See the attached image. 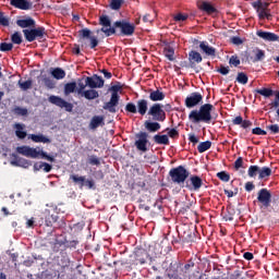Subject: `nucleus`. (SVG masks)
Instances as JSON below:
<instances>
[{
	"label": "nucleus",
	"instance_id": "29",
	"mask_svg": "<svg viewBox=\"0 0 279 279\" xmlns=\"http://www.w3.org/2000/svg\"><path fill=\"white\" fill-rule=\"evenodd\" d=\"M36 158H41V160H47L48 162H56V156H51L44 150H37Z\"/></svg>",
	"mask_w": 279,
	"mask_h": 279
},
{
	"label": "nucleus",
	"instance_id": "33",
	"mask_svg": "<svg viewBox=\"0 0 279 279\" xmlns=\"http://www.w3.org/2000/svg\"><path fill=\"white\" fill-rule=\"evenodd\" d=\"M135 256V260L140 263V265H145V263H147V258H149L147 251L137 252Z\"/></svg>",
	"mask_w": 279,
	"mask_h": 279
},
{
	"label": "nucleus",
	"instance_id": "22",
	"mask_svg": "<svg viewBox=\"0 0 279 279\" xmlns=\"http://www.w3.org/2000/svg\"><path fill=\"white\" fill-rule=\"evenodd\" d=\"M232 125H240L243 130H247L248 128H252V121L243 120V117L238 116L232 120Z\"/></svg>",
	"mask_w": 279,
	"mask_h": 279
},
{
	"label": "nucleus",
	"instance_id": "40",
	"mask_svg": "<svg viewBox=\"0 0 279 279\" xmlns=\"http://www.w3.org/2000/svg\"><path fill=\"white\" fill-rule=\"evenodd\" d=\"M213 147V142L206 141V142H201L197 146V151L198 154H204V151H208Z\"/></svg>",
	"mask_w": 279,
	"mask_h": 279
},
{
	"label": "nucleus",
	"instance_id": "9",
	"mask_svg": "<svg viewBox=\"0 0 279 279\" xmlns=\"http://www.w3.org/2000/svg\"><path fill=\"white\" fill-rule=\"evenodd\" d=\"M257 202L260 204V208H269L271 206V191L260 189L257 193Z\"/></svg>",
	"mask_w": 279,
	"mask_h": 279
},
{
	"label": "nucleus",
	"instance_id": "52",
	"mask_svg": "<svg viewBox=\"0 0 279 279\" xmlns=\"http://www.w3.org/2000/svg\"><path fill=\"white\" fill-rule=\"evenodd\" d=\"M266 130H268L270 134H279V125L278 124L267 125Z\"/></svg>",
	"mask_w": 279,
	"mask_h": 279
},
{
	"label": "nucleus",
	"instance_id": "53",
	"mask_svg": "<svg viewBox=\"0 0 279 279\" xmlns=\"http://www.w3.org/2000/svg\"><path fill=\"white\" fill-rule=\"evenodd\" d=\"M19 84H20V88L22 89V90H28V88H32V81H24V82H19Z\"/></svg>",
	"mask_w": 279,
	"mask_h": 279
},
{
	"label": "nucleus",
	"instance_id": "17",
	"mask_svg": "<svg viewBox=\"0 0 279 279\" xmlns=\"http://www.w3.org/2000/svg\"><path fill=\"white\" fill-rule=\"evenodd\" d=\"M256 36H258V38H262L266 43H278L279 40V36L277 34L271 32H265L263 29L257 31Z\"/></svg>",
	"mask_w": 279,
	"mask_h": 279
},
{
	"label": "nucleus",
	"instance_id": "60",
	"mask_svg": "<svg viewBox=\"0 0 279 279\" xmlns=\"http://www.w3.org/2000/svg\"><path fill=\"white\" fill-rule=\"evenodd\" d=\"M44 84L47 88H56V83L49 77L44 78Z\"/></svg>",
	"mask_w": 279,
	"mask_h": 279
},
{
	"label": "nucleus",
	"instance_id": "35",
	"mask_svg": "<svg viewBox=\"0 0 279 279\" xmlns=\"http://www.w3.org/2000/svg\"><path fill=\"white\" fill-rule=\"evenodd\" d=\"M14 128H15V136H17V138H25V136H27V132H25V125L21 123H16Z\"/></svg>",
	"mask_w": 279,
	"mask_h": 279
},
{
	"label": "nucleus",
	"instance_id": "31",
	"mask_svg": "<svg viewBox=\"0 0 279 279\" xmlns=\"http://www.w3.org/2000/svg\"><path fill=\"white\" fill-rule=\"evenodd\" d=\"M182 239L184 243H193V241H195V232L191 229H186L183 232Z\"/></svg>",
	"mask_w": 279,
	"mask_h": 279
},
{
	"label": "nucleus",
	"instance_id": "48",
	"mask_svg": "<svg viewBox=\"0 0 279 279\" xmlns=\"http://www.w3.org/2000/svg\"><path fill=\"white\" fill-rule=\"evenodd\" d=\"M0 25H2L3 27H8L10 25V19H8V16H5V14L0 12Z\"/></svg>",
	"mask_w": 279,
	"mask_h": 279
},
{
	"label": "nucleus",
	"instance_id": "47",
	"mask_svg": "<svg viewBox=\"0 0 279 279\" xmlns=\"http://www.w3.org/2000/svg\"><path fill=\"white\" fill-rule=\"evenodd\" d=\"M38 167H39V169H43V171H45V173H49L51 171V169H53V166H51L50 163H47V162H40Z\"/></svg>",
	"mask_w": 279,
	"mask_h": 279
},
{
	"label": "nucleus",
	"instance_id": "34",
	"mask_svg": "<svg viewBox=\"0 0 279 279\" xmlns=\"http://www.w3.org/2000/svg\"><path fill=\"white\" fill-rule=\"evenodd\" d=\"M70 180L74 182V184L78 185V189H84V182H86V177H80L77 174H71Z\"/></svg>",
	"mask_w": 279,
	"mask_h": 279
},
{
	"label": "nucleus",
	"instance_id": "59",
	"mask_svg": "<svg viewBox=\"0 0 279 279\" xmlns=\"http://www.w3.org/2000/svg\"><path fill=\"white\" fill-rule=\"evenodd\" d=\"M58 221V216L51 215L46 218V225L52 226V223H56Z\"/></svg>",
	"mask_w": 279,
	"mask_h": 279
},
{
	"label": "nucleus",
	"instance_id": "49",
	"mask_svg": "<svg viewBox=\"0 0 279 279\" xmlns=\"http://www.w3.org/2000/svg\"><path fill=\"white\" fill-rule=\"evenodd\" d=\"M229 64L231 66H239V64H241V59H239L238 56H231V58L229 59Z\"/></svg>",
	"mask_w": 279,
	"mask_h": 279
},
{
	"label": "nucleus",
	"instance_id": "44",
	"mask_svg": "<svg viewBox=\"0 0 279 279\" xmlns=\"http://www.w3.org/2000/svg\"><path fill=\"white\" fill-rule=\"evenodd\" d=\"M125 3V0H110L111 10H121V7Z\"/></svg>",
	"mask_w": 279,
	"mask_h": 279
},
{
	"label": "nucleus",
	"instance_id": "30",
	"mask_svg": "<svg viewBox=\"0 0 279 279\" xmlns=\"http://www.w3.org/2000/svg\"><path fill=\"white\" fill-rule=\"evenodd\" d=\"M150 101H162L165 100V93L160 92L159 89L153 90L149 94Z\"/></svg>",
	"mask_w": 279,
	"mask_h": 279
},
{
	"label": "nucleus",
	"instance_id": "1",
	"mask_svg": "<svg viewBox=\"0 0 279 279\" xmlns=\"http://www.w3.org/2000/svg\"><path fill=\"white\" fill-rule=\"evenodd\" d=\"M99 25L101 28L97 31V34L102 32L107 38L110 36H134V32H136V26L126 20L116 21L112 24L110 16L106 14L99 16Z\"/></svg>",
	"mask_w": 279,
	"mask_h": 279
},
{
	"label": "nucleus",
	"instance_id": "12",
	"mask_svg": "<svg viewBox=\"0 0 279 279\" xmlns=\"http://www.w3.org/2000/svg\"><path fill=\"white\" fill-rule=\"evenodd\" d=\"M85 84L88 88H104V84H106V81H104V77L94 74L93 76H87L85 78Z\"/></svg>",
	"mask_w": 279,
	"mask_h": 279
},
{
	"label": "nucleus",
	"instance_id": "43",
	"mask_svg": "<svg viewBox=\"0 0 279 279\" xmlns=\"http://www.w3.org/2000/svg\"><path fill=\"white\" fill-rule=\"evenodd\" d=\"M236 82H239V84H247V82H250V78L247 77V74H245V72H239L238 76H236Z\"/></svg>",
	"mask_w": 279,
	"mask_h": 279
},
{
	"label": "nucleus",
	"instance_id": "28",
	"mask_svg": "<svg viewBox=\"0 0 279 279\" xmlns=\"http://www.w3.org/2000/svg\"><path fill=\"white\" fill-rule=\"evenodd\" d=\"M153 141L156 145H169V135L156 134L154 135Z\"/></svg>",
	"mask_w": 279,
	"mask_h": 279
},
{
	"label": "nucleus",
	"instance_id": "54",
	"mask_svg": "<svg viewBox=\"0 0 279 279\" xmlns=\"http://www.w3.org/2000/svg\"><path fill=\"white\" fill-rule=\"evenodd\" d=\"M168 132V136L170 138H180V132H178L175 129H166Z\"/></svg>",
	"mask_w": 279,
	"mask_h": 279
},
{
	"label": "nucleus",
	"instance_id": "18",
	"mask_svg": "<svg viewBox=\"0 0 279 279\" xmlns=\"http://www.w3.org/2000/svg\"><path fill=\"white\" fill-rule=\"evenodd\" d=\"M204 60L202 58V54L196 50H191L189 52V62H190V69H196L197 64H199Z\"/></svg>",
	"mask_w": 279,
	"mask_h": 279
},
{
	"label": "nucleus",
	"instance_id": "64",
	"mask_svg": "<svg viewBox=\"0 0 279 279\" xmlns=\"http://www.w3.org/2000/svg\"><path fill=\"white\" fill-rule=\"evenodd\" d=\"M231 43L232 45H243V39H241V37L239 36H233L231 37Z\"/></svg>",
	"mask_w": 279,
	"mask_h": 279
},
{
	"label": "nucleus",
	"instance_id": "58",
	"mask_svg": "<svg viewBox=\"0 0 279 279\" xmlns=\"http://www.w3.org/2000/svg\"><path fill=\"white\" fill-rule=\"evenodd\" d=\"M84 186H87L89 190L95 191V181L93 179H85Z\"/></svg>",
	"mask_w": 279,
	"mask_h": 279
},
{
	"label": "nucleus",
	"instance_id": "10",
	"mask_svg": "<svg viewBox=\"0 0 279 279\" xmlns=\"http://www.w3.org/2000/svg\"><path fill=\"white\" fill-rule=\"evenodd\" d=\"M202 186H204V180H202L199 175L193 174L185 181V189H187V191L197 192Z\"/></svg>",
	"mask_w": 279,
	"mask_h": 279
},
{
	"label": "nucleus",
	"instance_id": "3",
	"mask_svg": "<svg viewBox=\"0 0 279 279\" xmlns=\"http://www.w3.org/2000/svg\"><path fill=\"white\" fill-rule=\"evenodd\" d=\"M124 110L130 114H141V117H145V114L149 112V101L147 99H138L136 105L134 102H128Z\"/></svg>",
	"mask_w": 279,
	"mask_h": 279
},
{
	"label": "nucleus",
	"instance_id": "36",
	"mask_svg": "<svg viewBox=\"0 0 279 279\" xmlns=\"http://www.w3.org/2000/svg\"><path fill=\"white\" fill-rule=\"evenodd\" d=\"M163 56L170 61L173 62V60H175V50L173 49V47L168 46L166 48H163Z\"/></svg>",
	"mask_w": 279,
	"mask_h": 279
},
{
	"label": "nucleus",
	"instance_id": "46",
	"mask_svg": "<svg viewBox=\"0 0 279 279\" xmlns=\"http://www.w3.org/2000/svg\"><path fill=\"white\" fill-rule=\"evenodd\" d=\"M11 40L14 45H21V43H23V36L21 35V33L15 32L12 36H11Z\"/></svg>",
	"mask_w": 279,
	"mask_h": 279
},
{
	"label": "nucleus",
	"instance_id": "4",
	"mask_svg": "<svg viewBox=\"0 0 279 279\" xmlns=\"http://www.w3.org/2000/svg\"><path fill=\"white\" fill-rule=\"evenodd\" d=\"M121 85H113L109 88L111 97L109 101L104 104L102 108L104 110H108L111 114L117 113V106H119L121 99V96H119V90H121Z\"/></svg>",
	"mask_w": 279,
	"mask_h": 279
},
{
	"label": "nucleus",
	"instance_id": "51",
	"mask_svg": "<svg viewBox=\"0 0 279 279\" xmlns=\"http://www.w3.org/2000/svg\"><path fill=\"white\" fill-rule=\"evenodd\" d=\"M275 99L269 104L270 108H279V90L275 92Z\"/></svg>",
	"mask_w": 279,
	"mask_h": 279
},
{
	"label": "nucleus",
	"instance_id": "63",
	"mask_svg": "<svg viewBox=\"0 0 279 279\" xmlns=\"http://www.w3.org/2000/svg\"><path fill=\"white\" fill-rule=\"evenodd\" d=\"M14 113H15V114H19L20 117H25V116H27V109L16 107V108L14 109Z\"/></svg>",
	"mask_w": 279,
	"mask_h": 279
},
{
	"label": "nucleus",
	"instance_id": "41",
	"mask_svg": "<svg viewBox=\"0 0 279 279\" xmlns=\"http://www.w3.org/2000/svg\"><path fill=\"white\" fill-rule=\"evenodd\" d=\"M253 53H255L253 62H263V60H265V50H262L259 48H255L253 50Z\"/></svg>",
	"mask_w": 279,
	"mask_h": 279
},
{
	"label": "nucleus",
	"instance_id": "25",
	"mask_svg": "<svg viewBox=\"0 0 279 279\" xmlns=\"http://www.w3.org/2000/svg\"><path fill=\"white\" fill-rule=\"evenodd\" d=\"M13 160H11V165L13 167H23L24 169H27V167H29L32 163H29V161L17 157L16 155H13Z\"/></svg>",
	"mask_w": 279,
	"mask_h": 279
},
{
	"label": "nucleus",
	"instance_id": "23",
	"mask_svg": "<svg viewBox=\"0 0 279 279\" xmlns=\"http://www.w3.org/2000/svg\"><path fill=\"white\" fill-rule=\"evenodd\" d=\"M160 122L159 121H149V120H146L144 122V128L145 130H147V132H158L160 131V128L161 125L159 124Z\"/></svg>",
	"mask_w": 279,
	"mask_h": 279
},
{
	"label": "nucleus",
	"instance_id": "55",
	"mask_svg": "<svg viewBox=\"0 0 279 279\" xmlns=\"http://www.w3.org/2000/svg\"><path fill=\"white\" fill-rule=\"evenodd\" d=\"M173 19H174L175 23H182L189 19V15L179 13V14L174 15Z\"/></svg>",
	"mask_w": 279,
	"mask_h": 279
},
{
	"label": "nucleus",
	"instance_id": "7",
	"mask_svg": "<svg viewBox=\"0 0 279 279\" xmlns=\"http://www.w3.org/2000/svg\"><path fill=\"white\" fill-rule=\"evenodd\" d=\"M165 106L160 104H153L148 109V117L153 118V121H158L159 123H162L167 120V112H165Z\"/></svg>",
	"mask_w": 279,
	"mask_h": 279
},
{
	"label": "nucleus",
	"instance_id": "27",
	"mask_svg": "<svg viewBox=\"0 0 279 279\" xmlns=\"http://www.w3.org/2000/svg\"><path fill=\"white\" fill-rule=\"evenodd\" d=\"M81 97H85L88 101H93V99H99V92L90 88L83 92V94H81Z\"/></svg>",
	"mask_w": 279,
	"mask_h": 279
},
{
	"label": "nucleus",
	"instance_id": "14",
	"mask_svg": "<svg viewBox=\"0 0 279 279\" xmlns=\"http://www.w3.org/2000/svg\"><path fill=\"white\" fill-rule=\"evenodd\" d=\"M149 134L147 132H140L136 135L137 141H135V147L138 149V151H147V143H149V140H147Z\"/></svg>",
	"mask_w": 279,
	"mask_h": 279
},
{
	"label": "nucleus",
	"instance_id": "24",
	"mask_svg": "<svg viewBox=\"0 0 279 279\" xmlns=\"http://www.w3.org/2000/svg\"><path fill=\"white\" fill-rule=\"evenodd\" d=\"M11 5L17 10H29L31 4L27 0H11Z\"/></svg>",
	"mask_w": 279,
	"mask_h": 279
},
{
	"label": "nucleus",
	"instance_id": "13",
	"mask_svg": "<svg viewBox=\"0 0 279 279\" xmlns=\"http://www.w3.org/2000/svg\"><path fill=\"white\" fill-rule=\"evenodd\" d=\"M204 101V96L198 92H194L185 98V106L187 108H195L196 106L202 105Z\"/></svg>",
	"mask_w": 279,
	"mask_h": 279
},
{
	"label": "nucleus",
	"instance_id": "2",
	"mask_svg": "<svg viewBox=\"0 0 279 279\" xmlns=\"http://www.w3.org/2000/svg\"><path fill=\"white\" fill-rule=\"evenodd\" d=\"M213 110H215V106L211 104H204L199 109H194L189 113V120L194 125L199 123H210V121H213Z\"/></svg>",
	"mask_w": 279,
	"mask_h": 279
},
{
	"label": "nucleus",
	"instance_id": "50",
	"mask_svg": "<svg viewBox=\"0 0 279 279\" xmlns=\"http://www.w3.org/2000/svg\"><path fill=\"white\" fill-rule=\"evenodd\" d=\"M252 134H255V136H267V131L257 126L252 130Z\"/></svg>",
	"mask_w": 279,
	"mask_h": 279
},
{
	"label": "nucleus",
	"instance_id": "32",
	"mask_svg": "<svg viewBox=\"0 0 279 279\" xmlns=\"http://www.w3.org/2000/svg\"><path fill=\"white\" fill-rule=\"evenodd\" d=\"M51 75L54 80H64V77H66V72L62 68H54L51 71Z\"/></svg>",
	"mask_w": 279,
	"mask_h": 279
},
{
	"label": "nucleus",
	"instance_id": "37",
	"mask_svg": "<svg viewBox=\"0 0 279 279\" xmlns=\"http://www.w3.org/2000/svg\"><path fill=\"white\" fill-rule=\"evenodd\" d=\"M36 38L39 40V43H43V40L47 39V31L43 26L36 27Z\"/></svg>",
	"mask_w": 279,
	"mask_h": 279
},
{
	"label": "nucleus",
	"instance_id": "6",
	"mask_svg": "<svg viewBox=\"0 0 279 279\" xmlns=\"http://www.w3.org/2000/svg\"><path fill=\"white\" fill-rule=\"evenodd\" d=\"M254 10H256L258 14V19L263 21L264 19H267V21H271V9H269L270 3L269 2H263L260 0H257L252 3Z\"/></svg>",
	"mask_w": 279,
	"mask_h": 279
},
{
	"label": "nucleus",
	"instance_id": "61",
	"mask_svg": "<svg viewBox=\"0 0 279 279\" xmlns=\"http://www.w3.org/2000/svg\"><path fill=\"white\" fill-rule=\"evenodd\" d=\"M88 162L89 165H95L96 167H99V165H101V161L99 160V158H97V156H90Z\"/></svg>",
	"mask_w": 279,
	"mask_h": 279
},
{
	"label": "nucleus",
	"instance_id": "5",
	"mask_svg": "<svg viewBox=\"0 0 279 279\" xmlns=\"http://www.w3.org/2000/svg\"><path fill=\"white\" fill-rule=\"evenodd\" d=\"M169 175L174 184H184L189 180L191 172L184 166H178L169 171Z\"/></svg>",
	"mask_w": 279,
	"mask_h": 279
},
{
	"label": "nucleus",
	"instance_id": "20",
	"mask_svg": "<svg viewBox=\"0 0 279 279\" xmlns=\"http://www.w3.org/2000/svg\"><path fill=\"white\" fill-rule=\"evenodd\" d=\"M17 154L21 156H26V158H36V148L29 146H19L16 148Z\"/></svg>",
	"mask_w": 279,
	"mask_h": 279
},
{
	"label": "nucleus",
	"instance_id": "42",
	"mask_svg": "<svg viewBox=\"0 0 279 279\" xmlns=\"http://www.w3.org/2000/svg\"><path fill=\"white\" fill-rule=\"evenodd\" d=\"M76 88H77V83L75 82L66 83L64 85V95H71V93H75Z\"/></svg>",
	"mask_w": 279,
	"mask_h": 279
},
{
	"label": "nucleus",
	"instance_id": "62",
	"mask_svg": "<svg viewBox=\"0 0 279 279\" xmlns=\"http://www.w3.org/2000/svg\"><path fill=\"white\" fill-rule=\"evenodd\" d=\"M217 73H220V75H228V73H230V66L220 65Z\"/></svg>",
	"mask_w": 279,
	"mask_h": 279
},
{
	"label": "nucleus",
	"instance_id": "8",
	"mask_svg": "<svg viewBox=\"0 0 279 279\" xmlns=\"http://www.w3.org/2000/svg\"><path fill=\"white\" fill-rule=\"evenodd\" d=\"M247 175L248 178H256V175H258V180H267V178L271 175V168L250 166L247 170Z\"/></svg>",
	"mask_w": 279,
	"mask_h": 279
},
{
	"label": "nucleus",
	"instance_id": "16",
	"mask_svg": "<svg viewBox=\"0 0 279 279\" xmlns=\"http://www.w3.org/2000/svg\"><path fill=\"white\" fill-rule=\"evenodd\" d=\"M90 34H93V32H90L88 28L78 31L80 38H88L90 49H95L99 45V39H97L95 36H90Z\"/></svg>",
	"mask_w": 279,
	"mask_h": 279
},
{
	"label": "nucleus",
	"instance_id": "15",
	"mask_svg": "<svg viewBox=\"0 0 279 279\" xmlns=\"http://www.w3.org/2000/svg\"><path fill=\"white\" fill-rule=\"evenodd\" d=\"M194 45H199L201 51L210 58H215L217 56V49L215 47L207 44V41H199L194 39Z\"/></svg>",
	"mask_w": 279,
	"mask_h": 279
},
{
	"label": "nucleus",
	"instance_id": "45",
	"mask_svg": "<svg viewBox=\"0 0 279 279\" xmlns=\"http://www.w3.org/2000/svg\"><path fill=\"white\" fill-rule=\"evenodd\" d=\"M218 180H221V182H230V173L226 171H220L216 174Z\"/></svg>",
	"mask_w": 279,
	"mask_h": 279
},
{
	"label": "nucleus",
	"instance_id": "57",
	"mask_svg": "<svg viewBox=\"0 0 279 279\" xmlns=\"http://www.w3.org/2000/svg\"><path fill=\"white\" fill-rule=\"evenodd\" d=\"M14 45L8 44V43H2L0 44V51H12Z\"/></svg>",
	"mask_w": 279,
	"mask_h": 279
},
{
	"label": "nucleus",
	"instance_id": "39",
	"mask_svg": "<svg viewBox=\"0 0 279 279\" xmlns=\"http://www.w3.org/2000/svg\"><path fill=\"white\" fill-rule=\"evenodd\" d=\"M255 93L266 98H269V97H272V95H276V92H274V89L267 88V87H264L262 89H255Z\"/></svg>",
	"mask_w": 279,
	"mask_h": 279
},
{
	"label": "nucleus",
	"instance_id": "56",
	"mask_svg": "<svg viewBox=\"0 0 279 279\" xmlns=\"http://www.w3.org/2000/svg\"><path fill=\"white\" fill-rule=\"evenodd\" d=\"M36 143H51V140L43 134L36 135Z\"/></svg>",
	"mask_w": 279,
	"mask_h": 279
},
{
	"label": "nucleus",
	"instance_id": "11",
	"mask_svg": "<svg viewBox=\"0 0 279 279\" xmlns=\"http://www.w3.org/2000/svg\"><path fill=\"white\" fill-rule=\"evenodd\" d=\"M48 101L50 104H53V106H58V108H64L66 112H73V104L64 100L59 96H50L48 98Z\"/></svg>",
	"mask_w": 279,
	"mask_h": 279
},
{
	"label": "nucleus",
	"instance_id": "19",
	"mask_svg": "<svg viewBox=\"0 0 279 279\" xmlns=\"http://www.w3.org/2000/svg\"><path fill=\"white\" fill-rule=\"evenodd\" d=\"M106 118L104 116H94L89 122V130H97L106 125Z\"/></svg>",
	"mask_w": 279,
	"mask_h": 279
},
{
	"label": "nucleus",
	"instance_id": "26",
	"mask_svg": "<svg viewBox=\"0 0 279 279\" xmlns=\"http://www.w3.org/2000/svg\"><path fill=\"white\" fill-rule=\"evenodd\" d=\"M199 10H202V12H206V14H215L217 12V8H215L213 4H210V2L207 1H203L199 5H198Z\"/></svg>",
	"mask_w": 279,
	"mask_h": 279
},
{
	"label": "nucleus",
	"instance_id": "21",
	"mask_svg": "<svg viewBox=\"0 0 279 279\" xmlns=\"http://www.w3.org/2000/svg\"><path fill=\"white\" fill-rule=\"evenodd\" d=\"M16 25L22 29H27V27H34V25H36V21H34V19L29 16H25L20 20H16Z\"/></svg>",
	"mask_w": 279,
	"mask_h": 279
},
{
	"label": "nucleus",
	"instance_id": "38",
	"mask_svg": "<svg viewBox=\"0 0 279 279\" xmlns=\"http://www.w3.org/2000/svg\"><path fill=\"white\" fill-rule=\"evenodd\" d=\"M23 34L28 43H34V40H36V28L23 29Z\"/></svg>",
	"mask_w": 279,
	"mask_h": 279
}]
</instances>
